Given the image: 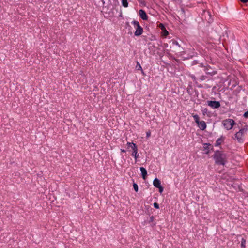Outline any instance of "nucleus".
Wrapping results in <instances>:
<instances>
[{
    "mask_svg": "<svg viewBox=\"0 0 248 248\" xmlns=\"http://www.w3.org/2000/svg\"><path fill=\"white\" fill-rule=\"evenodd\" d=\"M215 162L218 164L224 165L227 162L226 154L220 151H216L214 155Z\"/></svg>",
    "mask_w": 248,
    "mask_h": 248,
    "instance_id": "f257e3e1",
    "label": "nucleus"
},
{
    "mask_svg": "<svg viewBox=\"0 0 248 248\" xmlns=\"http://www.w3.org/2000/svg\"><path fill=\"white\" fill-rule=\"evenodd\" d=\"M132 24L133 25L136 31L134 32V35L136 36L141 35L143 33V28L140 26L139 22L137 21H133Z\"/></svg>",
    "mask_w": 248,
    "mask_h": 248,
    "instance_id": "f03ea898",
    "label": "nucleus"
},
{
    "mask_svg": "<svg viewBox=\"0 0 248 248\" xmlns=\"http://www.w3.org/2000/svg\"><path fill=\"white\" fill-rule=\"evenodd\" d=\"M222 123L224 128L229 130L232 128L235 124V122L232 119H228L223 120Z\"/></svg>",
    "mask_w": 248,
    "mask_h": 248,
    "instance_id": "7ed1b4c3",
    "label": "nucleus"
},
{
    "mask_svg": "<svg viewBox=\"0 0 248 248\" xmlns=\"http://www.w3.org/2000/svg\"><path fill=\"white\" fill-rule=\"evenodd\" d=\"M246 131L247 129L243 128L235 134V138L239 142L242 141L244 133Z\"/></svg>",
    "mask_w": 248,
    "mask_h": 248,
    "instance_id": "20e7f679",
    "label": "nucleus"
},
{
    "mask_svg": "<svg viewBox=\"0 0 248 248\" xmlns=\"http://www.w3.org/2000/svg\"><path fill=\"white\" fill-rule=\"evenodd\" d=\"M153 185L155 187L159 189L160 193H162L163 191V188L161 185L160 180L157 178H155L153 181Z\"/></svg>",
    "mask_w": 248,
    "mask_h": 248,
    "instance_id": "39448f33",
    "label": "nucleus"
},
{
    "mask_svg": "<svg viewBox=\"0 0 248 248\" xmlns=\"http://www.w3.org/2000/svg\"><path fill=\"white\" fill-rule=\"evenodd\" d=\"M207 103L208 105L211 108H217L220 107V103L218 101H207Z\"/></svg>",
    "mask_w": 248,
    "mask_h": 248,
    "instance_id": "423d86ee",
    "label": "nucleus"
},
{
    "mask_svg": "<svg viewBox=\"0 0 248 248\" xmlns=\"http://www.w3.org/2000/svg\"><path fill=\"white\" fill-rule=\"evenodd\" d=\"M126 145L127 146V149L128 151H130L131 150L132 152L135 151V150H136L138 149L137 145L133 142H128L126 143Z\"/></svg>",
    "mask_w": 248,
    "mask_h": 248,
    "instance_id": "0eeeda50",
    "label": "nucleus"
},
{
    "mask_svg": "<svg viewBox=\"0 0 248 248\" xmlns=\"http://www.w3.org/2000/svg\"><path fill=\"white\" fill-rule=\"evenodd\" d=\"M139 14L140 15V17L143 20H147L148 18V16L146 13V12L143 10H140L139 11Z\"/></svg>",
    "mask_w": 248,
    "mask_h": 248,
    "instance_id": "6e6552de",
    "label": "nucleus"
},
{
    "mask_svg": "<svg viewBox=\"0 0 248 248\" xmlns=\"http://www.w3.org/2000/svg\"><path fill=\"white\" fill-rule=\"evenodd\" d=\"M197 125L201 130H203L206 128V124L204 121H201Z\"/></svg>",
    "mask_w": 248,
    "mask_h": 248,
    "instance_id": "1a4fd4ad",
    "label": "nucleus"
},
{
    "mask_svg": "<svg viewBox=\"0 0 248 248\" xmlns=\"http://www.w3.org/2000/svg\"><path fill=\"white\" fill-rule=\"evenodd\" d=\"M140 170L142 173L143 179L144 180H146L147 176V172L146 170L143 167H140Z\"/></svg>",
    "mask_w": 248,
    "mask_h": 248,
    "instance_id": "9d476101",
    "label": "nucleus"
},
{
    "mask_svg": "<svg viewBox=\"0 0 248 248\" xmlns=\"http://www.w3.org/2000/svg\"><path fill=\"white\" fill-rule=\"evenodd\" d=\"M131 155L133 156L135 159V160H137V159L139 157V154L138 153V149L135 150V151H133L131 153Z\"/></svg>",
    "mask_w": 248,
    "mask_h": 248,
    "instance_id": "9b49d317",
    "label": "nucleus"
},
{
    "mask_svg": "<svg viewBox=\"0 0 248 248\" xmlns=\"http://www.w3.org/2000/svg\"><path fill=\"white\" fill-rule=\"evenodd\" d=\"M195 122L196 123L197 125L199 124V123H200L201 121H200V119L199 116L197 115H194L193 116Z\"/></svg>",
    "mask_w": 248,
    "mask_h": 248,
    "instance_id": "f8f14e48",
    "label": "nucleus"
},
{
    "mask_svg": "<svg viewBox=\"0 0 248 248\" xmlns=\"http://www.w3.org/2000/svg\"><path fill=\"white\" fill-rule=\"evenodd\" d=\"M122 5L124 7H127L128 6V3L127 2V0H122Z\"/></svg>",
    "mask_w": 248,
    "mask_h": 248,
    "instance_id": "ddd939ff",
    "label": "nucleus"
},
{
    "mask_svg": "<svg viewBox=\"0 0 248 248\" xmlns=\"http://www.w3.org/2000/svg\"><path fill=\"white\" fill-rule=\"evenodd\" d=\"M161 34L162 36H166L169 34V32L165 29L162 31Z\"/></svg>",
    "mask_w": 248,
    "mask_h": 248,
    "instance_id": "4468645a",
    "label": "nucleus"
},
{
    "mask_svg": "<svg viewBox=\"0 0 248 248\" xmlns=\"http://www.w3.org/2000/svg\"><path fill=\"white\" fill-rule=\"evenodd\" d=\"M137 65L136 68H137V69L142 71V68L139 62H137Z\"/></svg>",
    "mask_w": 248,
    "mask_h": 248,
    "instance_id": "2eb2a0df",
    "label": "nucleus"
},
{
    "mask_svg": "<svg viewBox=\"0 0 248 248\" xmlns=\"http://www.w3.org/2000/svg\"><path fill=\"white\" fill-rule=\"evenodd\" d=\"M133 188L136 192L138 191V186L136 184L134 183L133 184Z\"/></svg>",
    "mask_w": 248,
    "mask_h": 248,
    "instance_id": "dca6fc26",
    "label": "nucleus"
},
{
    "mask_svg": "<svg viewBox=\"0 0 248 248\" xmlns=\"http://www.w3.org/2000/svg\"><path fill=\"white\" fill-rule=\"evenodd\" d=\"M245 244H246V240L244 239H242V242H241V246L243 247H245Z\"/></svg>",
    "mask_w": 248,
    "mask_h": 248,
    "instance_id": "f3484780",
    "label": "nucleus"
},
{
    "mask_svg": "<svg viewBox=\"0 0 248 248\" xmlns=\"http://www.w3.org/2000/svg\"><path fill=\"white\" fill-rule=\"evenodd\" d=\"M159 27L161 29V30L162 31L164 30V29H165V28L164 26L162 24H161V23H160L159 25Z\"/></svg>",
    "mask_w": 248,
    "mask_h": 248,
    "instance_id": "a211bd4d",
    "label": "nucleus"
},
{
    "mask_svg": "<svg viewBox=\"0 0 248 248\" xmlns=\"http://www.w3.org/2000/svg\"><path fill=\"white\" fill-rule=\"evenodd\" d=\"M221 140L218 139V140L217 141V142H216V146H218V145H219V144H220V143H221Z\"/></svg>",
    "mask_w": 248,
    "mask_h": 248,
    "instance_id": "6ab92c4d",
    "label": "nucleus"
},
{
    "mask_svg": "<svg viewBox=\"0 0 248 248\" xmlns=\"http://www.w3.org/2000/svg\"><path fill=\"white\" fill-rule=\"evenodd\" d=\"M154 207L156 208V209H158L159 208V205L158 204V203H157L156 202H155L154 203Z\"/></svg>",
    "mask_w": 248,
    "mask_h": 248,
    "instance_id": "aec40b11",
    "label": "nucleus"
},
{
    "mask_svg": "<svg viewBox=\"0 0 248 248\" xmlns=\"http://www.w3.org/2000/svg\"><path fill=\"white\" fill-rule=\"evenodd\" d=\"M244 116L246 118H248V110L244 113Z\"/></svg>",
    "mask_w": 248,
    "mask_h": 248,
    "instance_id": "412c9836",
    "label": "nucleus"
},
{
    "mask_svg": "<svg viewBox=\"0 0 248 248\" xmlns=\"http://www.w3.org/2000/svg\"><path fill=\"white\" fill-rule=\"evenodd\" d=\"M146 135H147V137L148 138L149 137H150L151 136V132L148 131V132H147L146 133Z\"/></svg>",
    "mask_w": 248,
    "mask_h": 248,
    "instance_id": "4be33fe9",
    "label": "nucleus"
},
{
    "mask_svg": "<svg viewBox=\"0 0 248 248\" xmlns=\"http://www.w3.org/2000/svg\"><path fill=\"white\" fill-rule=\"evenodd\" d=\"M240 0L243 3H246L248 1V0Z\"/></svg>",
    "mask_w": 248,
    "mask_h": 248,
    "instance_id": "5701e85b",
    "label": "nucleus"
},
{
    "mask_svg": "<svg viewBox=\"0 0 248 248\" xmlns=\"http://www.w3.org/2000/svg\"><path fill=\"white\" fill-rule=\"evenodd\" d=\"M121 152H123V153H125L126 152L125 150L124 149H121Z\"/></svg>",
    "mask_w": 248,
    "mask_h": 248,
    "instance_id": "b1692460",
    "label": "nucleus"
},
{
    "mask_svg": "<svg viewBox=\"0 0 248 248\" xmlns=\"http://www.w3.org/2000/svg\"><path fill=\"white\" fill-rule=\"evenodd\" d=\"M205 110L206 111H203V114L204 115H205V113H207V112H206V111H207V109H205Z\"/></svg>",
    "mask_w": 248,
    "mask_h": 248,
    "instance_id": "393cba45",
    "label": "nucleus"
},
{
    "mask_svg": "<svg viewBox=\"0 0 248 248\" xmlns=\"http://www.w3.org/2000/svg\"><path fill=\"white\" fill-rule=\"evenodd\" d=\"M174 44H176V45H178V43L177 42L175 41Z\"/></svg>",
    "mask_w": 248,
    "mask_h": 248,
    "instance_id": "a878e982",
    "label": "nucleus"
},
{
    "mask_svg": "<svg viewBox=\"0 0 248 248\" xmlns=\"http://www.w3.org/2000/svg\"><path fill=\"white\" fill-rule=\"evenodd\" d=\"M191 78H192L193 79H194V80L195 79V78L194 76H191Z\"/></svg>",
    "mask_w": 248,
    "mask_h": 248,
    "instance_id": "bb28decb",
    "label": "nucleus"
}]
</instances>
